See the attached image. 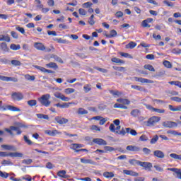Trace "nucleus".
Segmentation results:
<instances>
[{
	"label": "nucleus",
	"instance_id": "obj_6",
	"mask_svg": "<svg viewBox=\"0 0 181 181\" xmlns=\"http://www.w3.org/2000/svg\"><path fill=\"white\" fill-rule=\"evenodd\" d=\"M84 145L83 144H72L71 146V149L74 151V152L78 153V152H88V150L87 148H83Z\"/></svg>",
	"mask_w": 181,
	"mask_h": 181
},
{
	"label": "nucleus",
	"instance_id": "obj_36",
	"mask_svg": "<svg viewBox=\"0 0 181 181\" xmlns=\"http://www.w3.org/2000/svg\"><path fill=\"white\" fill-rule=\"evenodd\" d=\"M131 87L133 88V90H137V91H145L144 87L138 85H132Z\"/></svg>",
	"mask_w": 181,
	"mask_h": 181
},
{
	"label": "nucleus",
	"instance_id": "obj_46",
	"mask_svg": "<svg viewBox=\"0 0 181 181\" xmlns=\"http://www.w3.org/2000/svg\"><path fill=\"white\" fill-rule=\"evenodd\" d=\"M119 54H120L122 57H125L126 59H132V55L127 52H119Z\"/></svg>",
	"mask_w": 181,
	"mask_h": 181
},
{
	"label": "nucleus",
	"instance_id": "obj_18",
	"mask_svg": "<svg viewBox=\"0 0 181 181\" xmlns=\"http://www.w3.org/2000/svg\"><path fill=\"white\" fill-rule=\"evenodd\" d=\"M109 93L113 95V97H122L124 93L119 90H109Z\"/></svg>",
	"mask_w": 181,
	"mask_h": 181
},
{
	"label": "nucleus",
	"instance_id": "obj_45",
	"mask_svg": "<svg viewBox=\"0 0 181 181\" xmlns=\"http://www.w3.org/2000/svg\"><path fill=\"white\" fill-rule=\"evenodd\" d=\"M57 175L59 177H63V179H66L67 176H66V170H60L57 173Z\"/></svg>",
	"mask_w": 181,
	"mask_h": 181
},
{
	"label": "nucleus",
	"instance_id": "obj_41",
	"mask_svg": "<svg viewBox=\"0 0 181 181\" xmlns=\"http://www.w3.org/2000/svg\"><path fill=\"white\" fill-rule=\"evenodd\" d=\"M116 134H118V135H122V136H125V134H127V128L122 127L121 131H116Z\"/></svg>",
	"mask_w": 181,
	"mask_h": 181
},
{
	"label": "nucleus",
	"instance_id": "obj_49",
	"mask_svg": "<svg viewBox=\"0 0 181 181\" xmlns=\"http://www.w3.org/2000/svg\"><path fill=\"white\" fill-rule=\"evenodd\" d=\"M159 139V136L158 135H155L150 141V144L151 145H154L156 142H158Z\"/></svg>",
	"mask_w": 181,
	"mask_h": 181
},
{
	"label": "nucleus",
	"instance_id": "obj_10",
	"mask_svg": "<svg viewBox=\"0 0 181 181\" xmlns=\"http://www.w3.org/2000/svg\"><path fill=\"white\" fill-rule=\"evenodd\" d=\"M11 98L14 101H21L23 100V94L21 92H14L11 94Z\"/></svg>",
	"mask_w": 181,
	"mask_h": 181
},
{
	"label": "nucleus",
	"instance_id": "obj_23",
	"mask_svg": "<svg viewBox=\"0 0 181 181\" xmlns=\"http://www.w3.org/2000/svg\"><path fill=\"white\" fill-rule=\"evenodd\" d=\"M118 35V33H117V30H111L110 34H105V36L107 37L108 39H111V37H115Z\"/></svg>",
	"mask_w": 181,
	"mask_h": 181
},
{
	"label": "nucleus",
	"instance_id": "obj_2",
	"mask_svg": "<svg viewBox=\"0 0 181 181\" xmlns=\"http://www.w3.org/2000/svg\"><path fill=\"white\" fill-rule=\"evenodd\" d=\"M8 156H11V158H22V156H23V154L18 152L8 153L6 151H0V157L6 158Z\"/></svg>",
	"mask_w": 181,
	"mask_h": 181
},
{
	"label": "nucleus",
	"instance_id": "obj_52",
	"mask_svg": "<svg viewBox=\"0 0 181 181\" xmlns=\"http://www.w3.org/2000/svg\"><path fill=\"white\" fill-rule=\"evenodd\" d=\"M83 90L86 93H90L91 91V85L86 84L83 86Z\"/></svg>",
	"mask_w": 181,
	"mask_h": 181
},
{
	"label": "nucleus",
	"instance_id": "obj_34",
	"mask_svg": "<svg viewBox=\"0 0 181 181\" xmlns=\"http://www.w3.org/2000/svg\"><path fill=\"white\" fill-rule=\"evenodd\" d=\"M170 86H176L177 87H179V88H181V82L179 81H172L168 82Z\"/></svg>",
	"mask_w": 181,
	"mask_h": 181
},
{
	"label": "nucleus",
	"instance_id": "obj_33",
	"mask_svg": "<svg viewBox=\"0 0 181 181\" xmlns=\"http://www.w3.org/2000/svg\"><path fill=\"white\" fill-rule=\"evenodd\" d=\"M114 108H120L122 110H128V107L126 105H124L121 103H115L114 105Z\"/></svg>",
	"mask_w": 181,
	"mask_h": 181
},
{
	"label": "nucleus",
	"instance_id": "obj_63",
	"mask_svg": "<svg viewBox=\"0 0 181 181\" xmlns=\"http://www.w3.org/2000/svg\"><path fill=\"white\" fill-rule=\"evenodd\" d=\"M83 8H90V6H93V3L90 1H88L86 3H84L82 4Z\"/></svg>",
	"mask_w": 181,
	"mask_h": 181
},
{
	"label": "nucleus",
	"instance_id": "obj_30",
	"mask_svg": "<svg viewBox=\"0 0 181 181\" xmlns=\"http://www.w3.org/2000/svg\"><path fill=\"white\" fill-rule=\"evenodd\" d=\"M111 62L112 63H117V64H125V61L122 60V59H119L117 57H113L111 59Z\"/></svg>",
	"mask_w": 181,
	"mask_h": 181
},
{
	"label": "nucleus",
	"instance_id": "obj_31",
	"mask_svg": "<svg viewBox=\"0 0 181 181\" xmlns=\"http://www.w3.org/2000/svg\"><path fill=\"white\" fill-rule=\"evenodd\" d=\"M139 114H141V111L138 109H134L131 112V116L136 118V117H139Z\"/></svg>",
	"mask_w": 181,
	"mask_h": 181
},
{
	"label": "nucleus",
	"instance_id": "obj_53",
	"mask_svg": "<svg viewBox=\"0 0 181 181\" xmlns=\"http://www.w3.org/2000/svg\"><path fill=\"white\" fill-rule=\"evenodd\" d=\"M104 149L106 153L117 151V149H115L114 147H111V146H105Z\"/></svg>",
	"mask_w": 181,
	"mask_h": 181
},
{
	"label": "nucleus",
	"instance_id": "obj_39",
	"mask_svg": "<svg viewBox=\"0 0 181 181\" xmlns=\"http://www.w3.org/2000/svg\"><path fill=\"white\" fill-rule=\"evenodd\" d=\"M168 107H169L170 111H181V105L174 107L173 105H169Z\"/></svg>",
	"mask_w": 181,
	"mask_h": 181
},
{
	"label": "nucleus",
	"instance_id": "obj_38",
	"mask_svg": "<svg viewBox=\"0 0 181 181\" xmlns=\"http://www.w3.org/2000/svg\"><path fill=\"white\" fill-rule=\"evenodd\" d=\"M170 158H172L173 159H175V160H181V155H178L176 153H170Z\"/></svg>",
	"mask_w": 181,
	"mask_h": 181
},
{
	"label": "nucleus",
	"instance_id": "obj_44",
	"mask_svg": "<svg viewBox=\"0 0 181 181\" xmlns=\"http://www.w3.org/2000/svg\"><path fill=\"white\" fill-rule=\"evenodd\" d=\"M23 139L27 145H29L30 146L34 145V143L30 139H29L27 136H24Z\"/></svg>",
	"mask_w": 181,
	"mask_h": 181
},
{
	"label": "nucleus",
	"instance_id": "obj_12",
	"mask_svg": "<svg viewBox=\"0 0 181 181\" xmlns=\"http://www.w3.org/2000/svg\"><path fill=\"white\" fill-rule=\"evenodd\" d=\"M163 125L165 128H176V127H177V123L172 121H167L164 122Z\"/></svg>",
	"mask_w": 181,
	"mask_h": 181
},
{
	"label": "nucleus",
	"instance_id": "obj_16",
	"mask_svg": "<svg viewBox=\"0 0 181 181\" xmlns=\"http://www.w3.org/2000/svg\"><path fill=\"white\" fill-rule=\"evenodd\" d=\"M55 121L57 124H59V125H63V124H67L69 122V119L60 117H56Z\"/></svg>",
	"mask_w": 181,
	"mask_h": 181
},
{
	"label": "nucleus",
	"instance_id": "obj_8",
	"mask_svg": "<svg viewBox=\"0 0 181 181\" xmlns=\"http://www.w3.org/2000/svg\"><path fill=\"white\" fill-rule=\"evenodd\" d=\"M139 166L144 168V170L152 171V163L140 161Z\"/></svg>",
	"mask_w": 181,
	"mask_h": 181
},
{
	"label": "nucleus",
	"instance_id": "obj_55",
	"mask_svg": "<svg viewBox=\"0 0 181 181\" xmlns=\"http://www.w3.org/2000/svg\"><path fill=\"white\" fill-rule=\"evenodd\" d=\"M141 163V161L136 160V159H132L129 160V163H130V165H133L134 166H135V165H139Z\"/></svg>",
	"mask_w": 181,
	"mask_h": 181
},
{
	"label": "nucleus",
	"instance_id": "obj_40",
	"mask_svg": "<svg viewBox=\"0 0 181 181\" xmlns=\"http://www.w3.org/2000/svg\"><path fill=\"white\" fill-rule=\"evenodd\" d=\"M25 80H28L29 81H35L36 80V77L35 76H30L29 74L24 75Z\"/></svg>",
	"mask_w": 181,
	"mask_h": 181
},
{
	"label": "nucleus",
	"instance_id": "obj_5",
	"mask_svg": "<svg viewBox=\"0 0 181 181\" xmlns=\"http://www.w3.org/2000/svg\"><path fill=\"white\" fill-rule=\"evenodd\" d=\"M160 121V117L158 116H153L146 122V124L147 127H153V125H156V124H158Z\"/></svg>",
	"mask_w": 181,
	"mask_h": 181
},
{
	"label": "nucleus",
	"instance_id": "obj_64",
	"mask_svg": "<svg viewBox=\"0 0 181 181\" xmlns=\"http://www.w3.org/2000/svg\"><path fill=\"white\" fill-rule=\"evenodd\" d=\"M171 101H175V103H181V98L177 96L170 98Z\"/></svg>",
	"mask_w": 181,
	"mask_h": 181
},
{
	"label": "nucleus",
	"instance_id": "obj_9",
	"mask_svg": "<svg viewBox=\"0 0 181 181\" xmlns=\"http://www.w3.org/2000/svg\"><path fill=\"white\" fill-rule=\"evenodd\" d=\"M134 80L135 81H139L142 84H153V83H155V81H153V80H150L145 78L134 77Z\"/></svg>",
	"mask_w": 181,
	"mask_h": 181
},
{
	"label": "nucleus",
	"instance_id": "obj_28",
	"mask_svg": "<svg viewBox=\"0 0 181 181\" xmlns=\"http://www.w3.org/2000/svg\"><path fill=\"white\" fill-rule=\"evenodd\" d=\"M11 42V37H9L8 35H0V42Z\"/></svg>",
	"mask_w": 181,
	"mask_h": 181
},
{
	"label": "nucleus",
	"instance_id": "obj_51",
	"mask_svg": "<svg viewBox=\"0 0 181 181\" xmlns=\"http://www.w3.org/2000/svg\"><path fill=\"white\" fill-rule=\"evenodd\" d=\"M51 57L52 59H54V60H56V62H59V63H63V59H62V58H60L59 56L57 55H54V54H52L51 55Z\"/></svg>",
	"mask_w": 181,
	"mask_h": 181
},
{
	"label": "nucleus",
	"instance_id": "obj_1",
	"mask_svg": "<svg viewBox=\"0 0 181 181\" xmlns=\"http://www.w3.org/2000/svg\"><path fill=\"white\" fill-rule=\"evenodd\" d=\"M12 111L13 112H20L19 107L11 105H2V101H0V111Z\"/></svg>",
	"mask_w": 181,
	"mask_h": 181
},
{
	"label": "nucleus",
	"instance_id": "obj_3",
	"mask_svg": "<svg viewBox=\"0 0 181 181\" xmlns=\"http://www.w3.org/2000/svg\"><path fill=\"white\" fill-rule=\"evenodd\" d=\"M4 131L6 132H8L11 136H14L15 134L13 133V131H16V135H21L22 134V132L21 131V129L18 127L15 126H11L9 128H5Z\"/></svg>",
	"mask_w": 181,
	"mask_h": 181
},
{
	"label": "nucleus",
	"instance_id": "obj_20",
	"mask_svg": "<svg viewBox=\"0 0 181 181\" xmlns=\"http://www.w3.org/2000/svg\"><path fill=\"white\" fill-rule=\"evenodd\" d=\"M126 149L130 152H139L141 151V148L136 146H127Z\"/></svg>",
	"mask_w": 181,
	"mask_h": 181
},
{
	"label": "nucleus",
	"instance_id": "obj_4",
	"mask_svg": "<svg viewBox=\"0 0 181 181\" xmlns=\"http://www.w3.org/2000/svg\"><path fill=\"white\" fill-rule=\"evenodd\" d=\"M50 100V95L46 94L40 98L38 101H40L42 105H44L45 107H49V105H50V100Z\"/></svg>",
	"mask_w": 181,
	"mask_h": 181
},
{
	"label": "nucleus",
	"instance_id": "obj_19",
	"mask_svg": "<svg viewBox=\"0 0 181 181\" xmlns=\"http://www.w3.org/2000/svg\"><path fill=\"white\" fill-rule=\"evenodd\" d=\"M117 103H119V104H122V105H129V104H131V101L125 98H118L117 99Z\"/></svg>",
	"mask_w": 181,
	"mask_h": 181
},
{
	"label": "nucleus",
	"instance_id": "obj_26",
	"mask_svg": "<svg viewBox=\"0 0 181 181\" xmlns=\"http://www.w3.org/2000/svg\"><path fill=\"white\" fill-rule=\"evenodd\" d=\"M46 67L48 69H54V70H57L59 69V66L55 62H50L46 64Z\"/></svg>",
	"mask_w": 181,
	"mask_h": 181
},
{
	"label": "nucleus",
	"instance_id": "obj_54",
	"mask_svg": "<svg viewBox=\"0 0 181 181\" xmlns=\"http://www.w3.org/2000/svg\"><path fill=\"white\" fill-rule=\"evenodd\" d=\"M10 49H11V50H19L21 49V45L11 44L10 46Z\"/></svg>",
	"mask_w": 181,
	"mask_h": 181
},
{
	"label": "nucleus",
	"instance_id": "obj_58",
	"mask_svg": "<svg viewBox=\"0 0 181 181\" xmlns=\"http://www.w3.org/2000/svg\"><path fill=\"white\" fill-rule=\"evenodd\" d=\"M55 40H57V43H60L62 45H67V43H69V41H67L66 40L62 39V38H59Z\"/></svg>",
	"mask_w": 181,
	"mask_h": 181
},
{
	"label": "nucleus",
	"instance_id": "obj_62",
	"mask_svg": "<svg viewBox=\"0 0 181 181\" xmlns=\"http://www.w3.org/2000/svg\"><path fill=\"white\" fill-rule=\"evenodd\" d=\"M11 63L13 66H21L22 64L19 60H11Z\"/></svg>",
	"mask_w": 181,
	"mask_h": 181
},
{
	"label": "nucleus",
	"instance_id": "obj_15",
	"mask_svg": "<svg viewBox=\"0 0 181 181\" xmlns=\"http://www.w3.org/2000/svg\"><path fill=\"white\" fill-rule=\"evenodd\" d=\"M0 80L1 81H13V83H18V78L16 77L0 76Z\"/></svg>",
	"mask_w": 181,
	"mask_h": 181
},
{
	"label": "nucleus",
	"instance_id": "obj_24",
	"mask_svg": "<svg viewBox=\"0 0 181 181\" xmlns=\"http://www.w3.org/2000/svg\"><path fill=\"white\" fill-rule=\"evenodd\" d=\"M45 134L49 136H56L59 132L57 130H46Z\"/></svg>",
	"mask_w": 181,
	"mask_h": 181
},
{
	"label": "nucleus",
	"instance_id": "obj_13",
	"mask_svg": "<svg viewBox=\"0 0 181 181\" xmlns=\"http://www.w3.org/2000/svg\"><path fill=\"white\" fill-rule=\"evenodd\" d=\"M153 22V18H148L146 20H144L141 22V27L142 28H151V25L149 23H152Z\"/></svg>",
	"mask_w": 181,
	"mask_h": 181
},
{
	"label": "nucleus",
	"instance_id": "obj_21",
	"mask_svg": "<svg viewBox=\"0 0 181 181\" xmlns=\"http://www.w3.org/2000/svg\"><path fill=\"white\" fill-rule=\"evenodd\" d=\"M93 142H94V144H97V145H107V141L103 139H94L93 140Z\"/></svg>",
	"mask_w": 181,
	"mask_h": 181
},
{
	"label": "nucleus",
	"instance_id": "obj_37",
	"mask_svg": "<svg viewBox=\"0 0 181 181\" xmlns=\"http://www.w3.org/2000/svg\"><path fill=\"white\" fill-rule=\"evenodd\" d=\"M1 165L3 166H12V165H13V163H12V161H11L10 160H4L1 162Z\"/></svg>",
	"mask_w": 181,
	"mask_h": 181
},
{
	"label": "nucleus",
	"instance_id": "obj_47",
	"mask_svg": "<svg viewBox=\"0 0 181 181\" xmlns=\"http://www.w3.org/2000/svg\"><path fill=\"white\" fill-rule=\"evenodd\" d=\"M136 46V42H130L126 45V49H134Z\"/></svg>",
	"mask_w": 181,
	"mask_h": 181
},
{
	"label": "nucleus",
	"instance_id": "obj_42",
	"mask_svg": "<svg viewBox=\"0 0 181 181\" xmlns=\"http://www.w3.org/2000/svg\"><path fill=\"white\" fill-rule=\"evenodd\" d=\"M37 117L40 119H49V115H44V114H42V113L37 114Z\"/></svg>",
	"mask_w": 181,
	"mask_h": 181
},
{
	"label": "nucleus",
	"instance_id": "obj_60",
	"mask_svg": "<svg viewBox=\"0 0 181 181\" xmlns=\"http://www.w3.org/2000/svg\"><path fill=\"white\" fill-rule=\"evenodd\" d=\"M16 29L20 32V33H22V35H25L26 33V32H25V28L19 26V25H17Z\"/></svg>",
	"mask_w": 181,
	"mask_h": 181
},
{
	"label": "nucleus",
	"instance_id": "obj_59",
	"mask_svg": "<svg viewBox=\"0 0 181 181\" xmlns=\"http://www.w3.org/2000/svg\"><path fill=\"white\" fill-rule=\"evenodd\" d=\"M88 23L89 25H90L91 26H93L95 23V21H94V14H92L88 20Z\"/></svg>",
	"mask_w": 181,
	"mask_h": 181
},
{
	"label": "nucleus",
	"instance_id": "obj_48",
	"mask_svg": "<svg viewBox=\"0 0 181 181\" xmlns=\"http://www.w3.org/2000/svg\"><path fill=\"white\" fill-rule=\"evenodd\" d=\"M144 68L146 70H149V71H155V68H153V66L151 64H146L144 66Z\"/></svg>",
	"mask_w": 181,
	"mask_h": 181
},
{
	"label": "nucleus",
	"instance_id": "obj_43",
	"mask_svg": "<svg viewBox=\"0 0 181 181\" xmlns=\"http://www.w3.org/2000/svg\"><path fill=\"white\" fill-rule=\"evenodd\" d=\"M74 91H76V89L74 88H65L64 90V93H65V94H73V93H74Z\"/></svg>",
	"mask_w": 181,
	"mask_h": 181
},
{
	"label": "nucleus",
	"instance_id": "obj_17",
	"mask_svg": "<svg viewBox=\"0 0 181 181\" xmlns=\"http://www.w3.org/2000/svg\"><path fill=\"white\" fill-rule=\"evenodd\" d=\"M153 155L156 158H158L159 159H163V158H165V153L160 150L155 151Z\"/></svg>",
	"mask_w": 181,
	"mask_h": 181
},
{
	"label": "nucleus",
	"instance_id": "obj_57",
	"mask_svg": "<svg viewBox=\"0 0 181 181\" xmlns=\"http://www.w3.org/2000/svg\"><path fill=\"white\" fill-rule=\"evenodd\" d=\"M163 64L165 66V67H167V69H172V64L168 60L164 61Z\"/></svg>",
	"mask_w": 181,
	"mask_h": 181
},
{
	"label": "nucleus",
	"instance_id": "obj_27",
	"mask_svg": "<svg viewBox=\"0 0 181 181\" xmlns=\"http://www.w3.org/2000/svg\"><path fill=\"white\" fill-rule=\"evenodd\" d=\"M127 134H130L132 135V136H136L138 135V132H136V130L132 129L129 127L126 128Z\"/></svg>",
	"mask_w": 181,
	"mask_h": 181
},
{
	"label": "nucleus",
	"instance_id": "obj_7",
	"mask_svg": "<svg viewBox=\"0 0 181 181\" xmlns=\"http://www.w3.org/2000/svg\"><path fill=\"white\" fill-rule=\"evenodd\" d=\"M144 105L147 110H148L149 111H152V112H157L158 114H165V109L155 108L152 105L146 103H144Z\"/></svg>",
	"mask_w": 181,
	"mask_h": 181
},
{
	"label": "nucleus",
	"instance_id": "obj_14",
	"mask_svg": "<svg viewBox=\"0 0 181 181\" xmlns=\"http://www.w3.org/2000/svg\"><path fill=\"white\" fill-rule=\"evenodd\" d=\"M34 47L37 50H40V52H45L46 50V47L42 42H35Z\"/></svg>",
	"mask_w": 181,
	"mask_h": 181
},
{
	"label": "nucleus",
	"instance_id": "obj_22",
	"mask_svg": "<svg viewBox=\"0 0 181 181\" xmlns=\"http://www.w3.org/2000/svg\"><path fill=\"white\" fill-rule=\"evenodd\" d=\"M0 48H1V50L4 52V53H6L9 52V47H8V45L6 44V42H1L0 44Z\"/></svg>",
	"mask_w": 181,
	"mask_h": 181
},
{
	"label": "nucleus",
	"instance_id": "obj_32",
	"mask_svg": "<svg viewBox=\"0 0 181 181\" xmlns=\"http://www.w3.org/2000/svg\"><path fill=\"white\" fill-rule=\"evenodd\" d=\"M1 148H3V149H5L6 151H15V146H13L3 144L1 145Z\"/></svg>",
	"mask_w": 181,
	"mask_h": 181
},
{
	"label": "nucleus",
	"instance_id": "obj_50",
	"mask_svg": "<svg viewBox=\"0 0 181 181\" xmlns=\"http://www.w3.org/2000/svg\"><path fill=\"white\" fill-rule=\"evenodd\" d=\"M0 177H2V179H8V177H9V173L0 170Z\"/></svg>",
	"mask_w": 181,
	"mask_h": 181
},
{
	"label": "nucleus",
	"instance_id": "obj_25",
	"mask_svg": "<svg viewBox=\"0 0 181 181\" xmlns=\"http://www.w3.org/2000/svg\"><path fill=\"white\" fill-rule=\"evenodd\" d=\"M81 163H84L85 165H95V162L90 159H86L84 158H81Z\"/></svg>",
	"mask_w": 181,
	"mask_h": 181
},
{
	"label": "nucleus",
	"instance_id": "obj_35",
	"mask_svg": "<svg viewBox=\"0 0 181 181\" xmlns=\"http://www.w3.org/2000/svg\"><path fill=\"white\" fill-rule=\"evenodd\" d=\"M104 177H106V179H110V177H114L115 175L112 172H105L103 173Z\"/></svg>",
	"mask_w": 181,
	"mask_h": 181
},
{
	"label": "nucleus",
	"instance_id": "obj_61",
	"mask_svg": "<svg viewBox=\"0 0 181 181\" xmlns=\"http://www.w3.org/2000/svg\"><path fill=\"white\" fill-rule=\"evenodd\" d=\"M171 53H173V54H181V49L179 48H174L172 49Z\"/></svg>",
	"mask_w": 181,
	"mask_h": 181
},
{
	"label": "nucleus",
	"instance_id": "obj_29",
	"mask_svg": "<svg viewBox=\"0 0 181 181\" xmlns=\"http://www.w3.org/2000/svg\"><path fill=\"white\" fill-rule=\"evenodd\" d=\"M78 115H86L88 114V111L83 107H80L77 112Z\"/></svg>",
	"mask_w": 181,
	"mask_h": 181
},
{
	"label": "nucleus",
	"instance_id": "obj_56",
	"mask_svg": "<svg viewBox=\"0 0 181 181\" xmlns=\"http://www.w3.org/2000/svg\"><path fill=\"white\" fill-rule=\"evenodd\" d=\"M28 104L30 107H35L37 104V101L36 100H30L28 101Z\"/></svg>",
	"mask_w": 181,
	"mask_h": 181
},
{
	"label": "nucleus",
	"instance_id": "obj_11",
	"mask_svg": "<svg viewBox=\"0 0 181 181\" xmlns=\"http://www.w3.org/2000/svg\"><path fill=\"white\" fill-rule=\"evenodd\" d=\"M54 95V97H56V98H59V100H62V101H66V102L70 101V98L66 97L64 95H63L60 92L55 93Z\"/></svg>",
	"mask_w": 181,
	"mask_h": 181
}]
</instances>
